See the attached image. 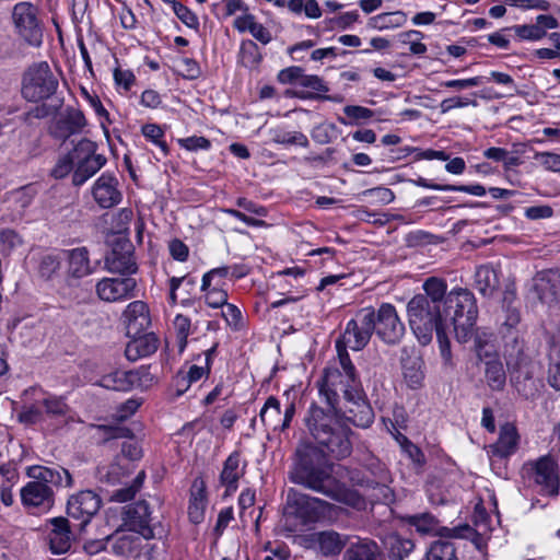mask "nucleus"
<instances>
[{
    "instance_id": "a18cd8bd",
    "label": "nucleus",
    "mask_w": 560,
    "mask_h": 560,
    "mask_svg": "<svg viewBox=\"0 0 560 560\" xmlns=\"http://www.w3.org/2000/svg\"><path fill=\"white\" fill-rule=\"evenodd\" d=\"M129 378L131 383V389H145L149 388L154 382V376L151 374L150 368L144 365L136 370H130Z\"/></svg>"
},
{
    "instance_id": "bb28decb",
    "label": "nucleus",
    "mask_w": 560,
    "mask_h": 560,
    "mask_svg": "<svg viewBox=\"0 0 560 560\" xmlns=\"http://www.w3.org/2000/svg\"><path fill=\"white\" fill-rule=\"evenodd\" d=\"M342 560H384L380 546L370 538H358L346 549Z\"/></svg>"
},
{
    "instance_id": "c9c22d12",
    "label": "nucleus",
    "mask_w": 560,
    "mask_h": 560,
    "mask_svg": "<svg viewBox=\"0 0 560 560\" xmlns=\"http://www.w3.org/2000/svg\"><path fill=\"white\" fill-rule=\"evenodd\" d=\"M281 415L280 401L275 396H269L259 412V418L265 427L273 432L279 429V420Z\"/></svg>"
},
{
    "instance_id": "f257e3e1",
    "label": "nucleus",
    "mask_w": 560,
    "mask_h": 560,
    "mask_svg": "<svg viewBox=\"0 0 560 560\" xmlns=\"http://www.w3.org/2000/svg\"><path fill=\"white\" fill-rule=\"evenodd\" d=\"M319 396L327 408L312 402L304 416L307 432L316 443L296 447L291 480L337 502L358 508L361 495L338 480L342 466L328 463L324 455L343 459L352 453L354 427L366 429L374 422V411L348 352L339 349V366H328L318 381Z\"/></svg>"
},
{
    "instance_id": "0eeeda50",
    "label": "nucleus",
    "mask_w": 560,
    "mask_h": 560,
    "mask_svg": "<svg viewBox=\"0 0 560 560\" xmlns=\"http://www.w3.org/2000/svg\"><path fill=\"white\" fill-rule=\"evenodd\" d=\"M152 521L150 505L144 500L128 504L122 510V525L148 540L162 538L165 535L162 524L152 523Z\"/></svg>"
},
{
    "instance_id": "473e14b6",
    "label": "nucleus",
    "mask_w": 560,
    "mask_h": 560,
    "mask_svg": "<svg viewBox=\"0 0 560 560\" xmlns=\"http://www.w3.org/2000/svg\"><path fill=\"white\" fill-rule=\"evenodd\" d=\"M485 380L487 385L497 392H501L505 387L506 374L503 363L498 359L486 362Z\"/></svg>"
},
{
    "instance_id": "3c124183",
    "label": "nucleus",
    "mask_w": 560,
    "mask_h": 560,
    "mask_svg": "<svg viewBox=\"0 0 560 560\" xmlns=\"http://www.w3.org/2000/svg\"><path fill=\"white\" fill-rule=\"evenodd\" d=\"M230 271L231 269L228 266H222L206 272L202 277L201 290H206L211 285L223 287L224 282L222 280L230 276Z\"/></svg>"
},
{
    "instance_id": "8fccbe9b",
    "label": "nucleus",
    "mask_w": 560,
    "mask_h": 560,
    "mask_svg": "<svg viewBox=\"0 0 560 560\" xmlns=\"http://www.w3.org/2000/svg\"><path fill=\"white\" fill-rule=\"evenodd\" d=\"M19 419L21 422L27 424H35L42 421L44 419V410L40 399H37L34 404L24 405L19 413Z\"/></svg>"
},
{
    "instance_id": "052dcab7",
    "label": "nucleus",
    "mask_w": 560,
    "mask_h": 560,
    "mask_svg": "<svg viewBox=\"0 0 560 560\" xmlns=\"http://www.w3.org/2000/svg\"><path fill=\"white\" fill-rule=\"evenodd\" d=\"M534 160L545 170L560 173V154L552 152H537Z\"/></svg>"
},
{
    "instance_id": "5fc2aeb1",
    "label": "nucleus",
    "mask_w": 560,
    "mask_h": 560,
    "mask_svg": "<svg viewBox=\"0 0 560 560\" xmlns=\"http://www.w3.org/2000/svg\"><path fill=\"white\" fill-rule=\"evenodd\" d=\"M61 259L56 255L44 256L38 266L40 277L47 280L50 279L60 269Z\"/></svg>"
},
{
    "instance_id": "f8f14e48",
    "label": "nucleus",
    "mask_w": 560,
    "mask_h": 560,
    "mask_svg": "<svg viewBox=\"0 0 560 560\" xmlns=\"http://www.w3.org/2000/svg\"><path fill=\"white\" fill-rule=\"evenodd\" d=\"M105 268L112 273L130 276L138 271L135 247L129 240L118 238L105 257Z\"/></svg>"
},
{
    "instance_id": "39448f33",
    "label": "nucleus",
    "mask_w": 560,
    "mask_h": 560,
    "mask_svg": "<svg viewBox=\"0 0 560 560\" xmlns=\"http://www.w3.org/2000/svg\"><path fill=\"white\" fill-rule=\"evenodd\" d=\"M287 508L304 524H307L329 516L335 505L290 488L287 492Z\"/></svg>"
},
{
    "instance_id": "774afa93",
    "label": "nucleus",
    "mask_w": 560,
    "mask_h": 560,
    "mask_svg": "<svg viewBox=\"0 0 560 560\" xmlns=\"http://www.w3.org/2000/svg\"><path fill=\"white\" fill-rule=\"evenodd\" d=\"M138 540L133 535H122L116 539L113 550L118 556H127L135 549V542Z\"/></svg>"
},
{
    "instance_id": "58836bf2",
    "label": "nucleus",
    "mask_w": 560,
    "mask_h": 560,
    "mask_svg": "<svg viewBox=\"0 0 560 560\" xmlns=\"http://www.w3.org/2000/svg\"><path fill=\"white\" fill-rule=\"evenodd\" d=\"M271 140L278 144L308 147L307 137L300 131H287L281 128L270 130Z\"/></svg>"
},
{
    "instance_id": "9d476101",
    "label": "nucleus",
    "mask_w": 560,
    "mask_h": 560,
    "mask_svg": "<svg viewBox=\"0 0 560 560\" xmlns=\"http://www.w3.org/2000/svg\"><path fill=\"white\" fill-rule=\"evenodd\" d=\"M537 364L526 357H521L511 366L510 381L517 394L534 400L539 396L541 383L535 377Z\"/></svg>"
},
{
    "instance_id": "a19ab883",
    "label": "nucleus",
    "mask_w": 560,
    "mask_h": 560,
    "mask_svg": "<svg viewBox=\"0 0 560 560\" xmlns=\"http://www.w3.org/2000/svg\"><path fill=\"white\" fill-rule=\"evenodd\" d=\"M427 560H458L455 545L451 541H433L427 551Z\"/></svg>"
},
{
    "instance_id": "f704fd0d",
    "label": "nucleus",
    "mask_w": 560,
    "mask_h": 560,
    "mask_svg": "<svg viewBox=\"0 0 560 560\" xmlns=\"http://www.w3.org/2000/svg\"><path fill=\"white\" fill-rule=\"evenodd\" d=\"M446 282L442 279L431 277L428 278L423 283L424 294H417L416 296L427 298L428 302L444 306L446 298Z\"/></svg>"
},
{
    "instance_id": "603ef678",
    "label": "nucleus",
    "mask_w": 560,
    "mask_h": 560,
    "mask_svg": "<svg viewBox=\"0 0 560 560\" xmlns=\"http://www.w3.org/2000/svg\"><path fill=\"white\" fill-rule=\"evenodd\" d=\"M144 476V471H140L131 486L116 490L113 493L112 499L116 502H126L133 499L143 483Z\"/></svg>"
},
{
    "instance_id": "f03ea898",
    "label": "nucleus",
    "mask_w": 560,
    "mask_h": 560,
    "mask_svg": "<svg viewBox=\"0 0 560 560\" xmlns=\"http://www.w3.org/2000/svg\"><path fill=\"white\" fill-rule=\"evenodd\" d=\"M407 313L410 328L422 346L432 341L435 331L443 362L452 368L451 342L446 334L443 307L428 302L427 298L413 296L407 304Z\"/></svg>"
},
{
    "instance_id": "c85d7f7f",
    "label": "nucleus",
    "mask_w": 560,
    "mask_h": 560,
    "mask_svg": "<svg viewBox=\"0 0 560 560\" xmlns=\"http://www.w3.org/2000/svg\"><path fill=\"white\" fill-rule=\"evenodd\" d=\"M313 536L319 551L326 557L338 556L348 541L347 536L335 530H323L315 533Z\"/></svg>"
},
{
    "instance_id": "20e7f679",
    "label": "nucleus",
    "mask_w": 560,
    "mask_h": 560,
    "mask_svg": "<svg viewBox=\"0 0 560 560\" xmlns=\"http://www.w3.org/2000/svg\"><path fill=\"white\" fill-rule=\"evenodd\" d=\"M57 88L58 80L46 61L34 62L23 74L21 92L27 102H44Z\"/></svg>"
},
{
    "instance_id": "37998d69",
    "label": "nucleus",
    "mask_w": 560,
    "mask_h": 560,
    "mask_svg": "<svg viewBox=\"0 0 560 560\" xmlns=\"http://www.w3.org/2000/svg\"><path fill=\"white\" fill-rule=\"evenodd\" d=\"M210 368H202L198 365H191L188 372H178L176 375V383L179 385L180 383H185V387L178 389V395L184 394L192 383L199 381L205 373H209Z\"/></svg>"
},
{
    "instance_id": "412c9836",
    "label": "nucleus",
    "mask_w": 560,
    "mask_h": 560,
    "mask_svg": "<svg viewBox=\"0 0 560 560\" xmlns=\"http://www.w3.org/2000/svg\"><path fill=\"white\" fill-rule=\"evenodd\" d=\"M27 476L35 481L44 482L50 487H71L73 485L70 472L60 466L46 467L34 465L28 467Z\"/></svg>"
},
{
    "instance_id": "b1692460",
    "label": "nucleus",
    "mask_w": 560,
    "mask_h": 560,
    "mask_svg": "<svg viewBox=\"0 0 560 560\" xmlns=\"http://www.w3.org/2000/svg\"><path fill=\"white\" fill-rule=\"evenodd\" d=\"M51 529L49 532L50 550L55 555L66 553L71 547L72 533L69 521L59 516L49 520Z\"/></svg>"
},
{
    "instance_id": "79ce46f5",
    "label": "nucleus",
    "mask_w": 560,
    "mask_h": 560,
    "mask_svg": "<svg viewBox=\"0 0 560 560\" xmlns=\"http://www.w3.org/2000/svg\"><path fill=\"white\" fill-rule=\"evenodd\" d=\"M261 52L258 45L250 40H243L240 48L241 63L246 68H255L261 61Z\"/></svg>"
},
{
    "instance_id": "6e6552de",
    "label": "nucleus",
    "mask_w": 560,
    "mask_h": 560,
    "mask_svg": "<svg viewBox=\"0 0 560 560\" xmlns=\"http://www.w3.org/2000/svg\"><path fill=\"white\" fill-rule=\"evenodd\" d=\"M375 311L372 307L362 308L354 319L347 323L342 342L337 341V350H346V346L354 351L362 350L370 341L375 329Z\"/></svg>"
},
{
    "instance_id": "cd10ccee",
    "label": "nucleus",
    "mask_w": 560,
    "mask_h": 560,
    "mask_svg": "<svg viewBox=\"0 0 560 560\" xmlns=\"http://www.w3.org/2000/svg\"><path fill=\"white\" fill-rule=\"evenodd\" d=\"M520 435L516 427L512 423H504L500 428L498 441L491 445V453L501 458L508 457L516 452Z\"/></svg>"
},
{
    "instance_id": "c756f323",
    "label": "nucleus",
    "mask_w": 560,
    "mask_h": 560,
    "mask_svg": "<svg viewBox=\"0 0 560 560\" xmlns=\"http://www.w3.org/2000/svg\"><path fill=\"white\" fill-rule=\"evenodd\" d=\"M207 505L206 487L201 479H196L191 486L190 500L188 506L189 520L194 524L202 522Z\"/></svg>"
},
{
    "instance_id": "4be33fe9",
    "label": "nucleus",
    "mask_w": 560,
    "mask_h": 560,
    "mask_svg": "<svg viewBox=\"0 0 560 560\" xmlns=\"http://www.w3.org/2000/svg\"><path fill=\"white\" fill-rule=\"evenodd\" d=\"M535 482L542 487V491L548 494H557L559 479L557 474V464L551 456H544L535 464Z\"/></svg>"
},
{
    "instance_id": "ddd939ff",
    "label": "nucleus",
    "mask_w": 560,
    "mask_h": 560,
    "mask_svg": "<svg viewBox=\"0 0 560 560\" xmlns=\"http://www.w3.org/2000/svg\"><path fill=\"white\" fill-rule=\"evenodd\" d=\"M329 92L330 89L323 78L316 74L305 73L301 88L287 90L285 94L308 102H343L341 94H329Z\"/></svg>"
},
{
    "instance_id": "09e8293b",
    "label": "nucleus",
    "mask_w": 560,
    "mask_h": 560,
    "mask_svg": "<svg viewBox=\"0 0 560 560\" xmlns=\"http://www.w3.org/2000/svg\"><path fill=\"white\" fill-rule=\"evenodd\" d=\"M305 71L299 66H291L278 72L277 79L281 84H290L301 88Z\"/></svg>"
},
{
    "instance_id": "72a5a7b5",
    "label": "nucleus",
    "mask_w": 560,
    "mask_h": 560,
    "mask_svg": "<svg viewBox=\"0 0 560 560\" xmlns=\"http://www.w3.org/2000/svg\"><path fill=\"white\" fill-rule=\"evenodd\" d=\"M497 272L489 266H480L475 272V287L485 296L491 295L498 287Z\"/></svg>"
},
{
    "instance_id": "a878e982",
    "label": "nucleus",
    "mask_w": 560,
    "mask_h": 560,
    "mask_svg": "<svg viewBox=\"0 0 560 560\" xmlns=\"http://www.w3.org/2000/svg\"><path fill=\"white\" fill-rule=\"evenodd\" d=\"M246 463L241 464V454L235 451L229 455L223 464L220 474V482L226 488V492H234L237 489V482L245 474Z\"/></svg>"
},
{
    "instance_id": "680f3d73",
    "label": "nucleus",
    "mask_w": 560,
    "mask_h": 560,
    "mask_svg": "<svg viewBox=\"0 0 560 560\" xmlns=\"http://www.w3.org/2000/svg\"><path fill=\"white\" fill-rule=\"evenodd\" d=\"M400 446L402 452L411 459V462L418 467H422L425 463V457L423 452L411 441H409L406 436H402V441L400 442Z\"/></svg>"
},
{
    "instance_id": "338daca9",
    "label": "nucleus",
    "mask_w": 560,
    "mask_h": 560,
    "mask_svg": "<svg viewBox=\"0 0 560 560\" xmlns=\"http://www.w3.org/2000/svg\"><path fill=\"white\" fill-rule=\"evenodd\" d=\"M0 243L2 250L10 253L22 245V238L15 231L7 229L0 232Z\"/></svg>"
},
{
    "instance_id": "5701e85b",
    "label": "nucleus",
    "mask_w": 560,
    "mask_h": 560,
    "mask_svg": "<svg viewBox=\"0 0 560 560\" xmlns=\"http://www.w3.org/2000/svg\"><path fill=\"white\" fill-rule=\"evenodd\" d=\"M533 288L542 302L557 299L560 294V271L545 270L538 272L533 278Z\"/></svg>"
},
{
    "instance_id": "4468645a",
    "label": "nucleus",
    "mask_w": 560,
    "mask_h": 560,
    "mask_svg": "<svg viewBox=\"0 0 560 560\" xmlns=\"http://www.w3.org/2000/svg\"><path fill=\"white\" fill-rule=\"evenodd\" d=\"M62 259L66 261L65 289L79 285L80 280L93 272L90 253L86 247H77L62 250Z\"/></svg>"
},
{
    "instance_id": "6ab92c4d",
    "label": "nucleus",
    "mask_w": 560,
    "mask_h": 560,
    "mask_svg": "<svg viewBox=\"0 0 560 560\" xmlns=\"http://www.w3.org/2000/svg\"><path fill=\"white\" fill-rule=\"evenodd\" d=\"M122 320L129 337L142 334L151 325L148 304L140 300L129 303L122 313Z\"/></svg>"
},
{
    "instance_id": "4d7b16f0",
    "label": "nucleus",
    "mask_w": 560,
    "mask_h": 560,
    "mask_svg": "<svg viewBox=\"0 0 560 560\" xmlns=\"http://www.w3.org/2000/svg\"><path fill=\"white\" fill-rule=\"evenodd\" d=\"M173 12L187 27L197 30L199 27L198 16L180 2H174Z\"/></svg>"
},
{
    "instance_id": "0e129e2a",
    "label": "nucleus",
    "mask_w": 560,
    "mask_h": 560,
    "mask_svg": "<svg viewBox=\"0 0 560 560\" xmlns=\"http://www.w3.org/2000/svg\"><path fill=\"white\" fill-rule=\"evenodd\" d=\"M121 463L125 460H139L142 457V448L137 441L129 439L121 444V454L118 456Z\"/></svg>"
},
{
    "instance_id": "7ed1b4c3",
    "label": "nucleus",
    "mask_w": 560,
    "mask_h": 560,
    "mask_svg": "<svg viewBox=\"0 0 560 560\" xmlns=\"http://www.w3.org/2000/svg\"><path fill=\"white\" fill-rule=\"evenodd\" d=\"M444 318L453 325L458 342L465 343L471 339L475 331L478 308L475 296L466 289H454L447 293L444 306Z\"/></svg>"
},
{
    "instance_id": "864d4df0",
    "label": "nucleus",
    "mask_w": 560,
    "mask_h": 560,
    "mask_svg": "<svg viewBox=\"0 0 560 560\" xmlns=\"http://www.w3.org/2000/svg\"><path fill=\"white\" fill-rule=\"evenodd\" d=\"M205 292L206 303L213 308L223 307L228 303V291L223 287H208Z\"/></svg>"
},
{
    "instance_id": "7c9ffc66",
    "label": "nucleus",
    "mask_w": 560,
    "mask_h": 560,
    "mask_svg": "<svg viewBox=\"0 0 560 560\" xmlns=\"http://www.w3.org/2000/svg\"><path fill=\"white\" fill-rule=\"evenodd\" d=\"M407 22V14L402 11L385 12L369 19L368 27L376 31L394 30Z\"/></svg>"
},
{
    "instance_id": "dca6fc26",
    "label": "nucleus",
    "mask_w": 560,
    "mask_h": 560,
    "mask_svg": "<svg viewBox=\"0 0 560 560\" xmlns=\"http://www.w3.org/2000/svg\"><path fill=\"white\" fill-rule=\"evenodd\" d=\"M136 290L137 280L131 277L103 278L95 285L98 299L107 303L132 299Z\"/></svg>"
},
{
    "instance_id": "e2e57ef3",
    "label": "nucleus",
    "mask_w": 560,
    "mask_h": 560,
    "mask_svg": "<svg viewBox=\"0 0 560 560\" xmlns=\"http://www.w3.org/2000/svg\"><path fill=\"white\" fill-rule=\"evenodd\" d=\"M180 148L187 151L209 150L211 142L209 139L201 136H191L177 140Z\"/></svg>"
},
{
    "instance_id": "393cba45",
    "label": "nucleus",
    "mask_w": 560,
    "mask_h": 560,
    "mask_svg": "<svg viewBox=\"0 0 560 560\" xmlns=\"http://www.w3.org/2000/svg\"><path fill=\"white\" fill-rule=\"evenodd\" d=\"M125 349L126 358L133 362L153 354L159 348V338L154 332L131 337Z\"/></svg>"
},
{
    "instance_id": "69168bd1",
    "label": "nucleus",
    "mask_w": 560,
    "mask_h": 560,
    "mask_svg": "<svg viewBox=\"0 0 560 560\" xmlns=\"http://www.w3.org/2000/svg\"><path fill=\"white\" fill-rule=\"evenodd\" d=\"M114 81L117 88H121L125 91H129L130 88L136 82V77L133 72L129 69H122L121 67H116L114 69Z\"/></svg>"
},
{
    "instance_id": "9b49d317",
    "label": "nucleus",
    "mask_w": 560,
    "mask_h": 560,
    "mask_svg": "<svg viewBox=\"0 0 560 560\" xmlns=\"http://www.w3.org/2000/svg\"><path fill=\"white\" fill-rule=\"evenodd\" d=\"M375 317L376 335L387 345L398 343L405 335V325L400 322L395 306L389 303L381 304Z\"/></svg>"
},
{
    "instance_id": "13d9d810",
    "label": "nucleus",
    "mask_w": 560,
    "mask_h": 560,
    "mask_svg": "<svg viewBox=\"0 0 560 560\" xmlns=\"http://www.w3.org/2000/svg\"><path fill=\"white\" fill-rule=\"evenodd\" d=\"M142 135L151 140L153 143L160 147L164 155L168 154V147L165 141L162 140L164 131L159 125L147 124L142 127Z\"/></svg>"
},
{
    "instance_id": "423d86ee",
    "label": "nucleus",
    "mask_w": 560,
    "mask_h": 560,
    "mask_svg": "<svg viewBox=\"0 0 560 560\" xmlns=\"http://www.w3.org/2000/svg\"><path fill=\"white\" fill-rule=\"evenodd\" d=\"M12 21L18 34L31 46L43 43L44 24L39 19V9L28 1L18 2L12 10Z\"/></svg>"
},
{
    "instance_id": "2eb2a0df",
    "label": "nucleus",
    "mask_w": 560,
    "mask_h": 560,
    "mask_svg": "<svg viewBox=\"0 0 560 560\" xmlns=\"http://www.w3.org/2000/svg\"><path fill=\"white\" fill-rule=\"evenodd\" d=\"M84 126L85 117L80 109L57 107L49 126V132L54 138L65 141L70 136L81 131Z\"/></svg>"
},
{
    "instance_id": "2f4dec72",
    "label": "nucleus",
    "mask_w": 560,
    "mask_h": 560,
    "mask_svg": "<svg viewBox=\"0 0 560 560\" xmlns=\"http://www.w3.org/2000/svg\"><path fill=\"white\" fill-rule=\"evenodd\" d=\"M385 546L390 560H404L415 549L413 540L404 538L397 534L387 536Z\"/></svg>"
},
{
    "instance_id": "f3484780",
    "label": "nucleus",
    "mask_w": 560,
    "mask_h": 560,
    "mask_svg": "<svg viewBox=\"0 0 560 560\" xmlns=\"http://www.w3.org/2000/svg\"><path fill=\"white\" fill-rule=\"evenodd\" d=\"M101 504L102 500L95 492L91 490L80 491L69 498L67 514L80 521V526L84 527L98 512Z\"/></svg>"
},
{
    "instance_id": "1a4fd4ad",
    "label": "nucleus",
    "mask_w": 560,
    "mask_h": 560,
    "mask_svg": "<svg viewBox=\"0 0 560 560\" xmlns=\"http://www.w3.org/2000/svg\"><path fill=\"white\" fill-rule=\"evenodd\" d=\"M95 142L82 138L74 145L75 168L72 173V184L82 186L94 176L106 163V158L95 154Z\"/></svg>"
},
{
    "instance_id": "4c0bfd02",
    "label": "nucleus",
    "mask_w": 560,
    "mask_h": 560,
    "mask_svg": "<svg viewBox=\"0 0 560 560\" xmlns=\"http://www.w3.org/2000/svg\"><path fill=\"white\" fill-rule=\"evenodd\" d=\"M100 386L112 389L128 392L131 390L129 371H115L101 377Z\"/></svg>"
},
{
    "instance_id": "de8ad7c7",
    "label": "nucleus",
    "mask_w": 560,
    "mask_h": 560,
    "mask_svg": "<svg viewBox=\"0 0 560 560\" xmlns=\"http://www.w3.org/2000/svg\"><path fill=\"white\" fill-rule=\"evenodd\" d=\"M75 168L74 149L68 154L58 159L56 165L52 167L50 174L56 179L65 178Z\"/></svg>"
},
{
    "instance_id": "a211bd4d",
    "label": "nucleus",
    "mask_w": 560,
    "mask_h": 560,
    "mask_svg": "<svg viewBox=\"0 0 560 560\" xmlns=\"http://www.w3.org/2000/svg\"><path fill=\"white\" fill-rule=\"evenodd\" d=\"M91 194L94 201L102 209H110L119 205L122 194L117 177L110 173H103L93 184Z\"/></svg>"
},
{
    "instance_id": "aec40b11",
    "label": "nucleus",
    "mask_w": 560,
    "mask_h": 560,
    "mask_svg": "<svg viewBox=\"0 0 560 560\" xmlns=\"http://www.w3.org/2000/svg\"><path fill=\"white\" fill-rule=\"evenodd\" d=\"M21 499L24 505L43 510H49L55 501L51 487L35 480L27 482L21 489Z\"/></svg>"
},
{
    "instance_id": "ea45409f",
    "label": "nucleus",
    "mask_w": 560,
    "mask_h": 560,
    "mask_svg": "<svg viewBox=\"0 0 560 560\" xmlns=\"http://www.w3.org/2000/svg\"><path fill=\"white\" fill-rule=\"evenodd\" d=\"M405 521L410 526H413L421 535L433 534L439 524V521L431 513L408 515L405 517Z\"/></svg>"
},
{
    "instance_id": "49530a36",
    "label": "nucleus",
    "mask_w": 560,
    "mask_h": 560,
    "mask_svg": "<svg viewBox=\"0 0 560 560\" xmlns=\"http://www.w3.org/2000/svg\"><path fill=\"white\" fill-rule=\"evenodd\" d=\"M510 30L514 31V33L523 40H540L546 35L547 32L542 31V26L536 24H524V25H514Z\"/></svg>"
},
{
    "instance_id": "6e6d98bb",
    "label": "nucleus",
    "mask_w": 560,
    "mask_h": 560,
    "mask_svg": "<svg viewBox=\"0 0 560 560\" xmlns=\"http://www.w3.org/2000/svg\"><path fill=\"white\" fill-rule=\"evenodd\" d=\"M373 113L368 107H345V117L341 118L343 124H362L370 119Z\"/></svg>"
},
{
    "instance_id": "e433bc0d",
    "label": "nucleus",
    "mask_w": 560,
    "mask_h": 560,
    "mask_svg": "<svg viewBox=\"0 0 560 560\" xmlns=\"http://www.w3.org/2000/svg\"><path fill=\"white\" fill-rule=\"evenodd\" d=\"M129 471V468L125 463H121L120 457H116V460L109 465L100 466L97 468V478L102 482H107L115 485L120 481V479L126 476Z\"/></svg>"
},
{
    "instance_id": "c03bdc74",
    "label": "nucleus",
    "mask_w": 560,
    "mask_h": 560,
    "mask_svg": "<svg viewBox=\"0 0 560 560\" xmlns=\"http://www.w3.org/2000/svg\"><path fill=\"white\" fill-rule=\"evenodd\" d=\"M43 410L50 417L65 416L68 412V406L61 397L45 395L40 398Z\"/></svg>"
},
{
    "instance_id": "bf43d9fd",
    "label": "nucleus",
    "mask_w": 560,
    "mask_h": 560,
    "mask_svg": "<svg viewBox=\"0 0 560 560\" xmlns=\"http://www.w3.org/2000/svg\"><path fill=\"white\" fill-rule=\"evenodd\" d=\"M402 370L404 376L411 388H418L421 386L423 381V373L420 370L419 360L412 361V364L410 366L404 364Z\"/></svg>"
}]
</instances>
